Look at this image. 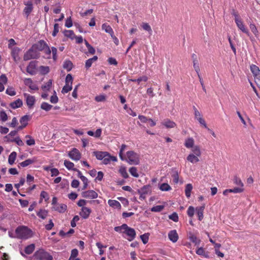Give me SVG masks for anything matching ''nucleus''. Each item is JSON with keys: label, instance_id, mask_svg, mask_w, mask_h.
<instances>
[{"label": "nucleus", "instance_id": "nucleus-1", "mask_svg": "<svg viewBox=\"0 0 260 260\" xmlns=\"http://www.w3.org/2000/svg\"><path fill=\"white\" fill-rule=\"evenodd\" d=\"M115 231L119 233L125 234L128 238L127 239L129 241H133L136 236V233L134 229L129 227L126 224L124 223L120 226H115Z\"/></svg>", "mask_w": 260, "mask_h": 260}, {"label": "nucleus", "instance_id": "nucleus-2", "mask_svg": "<svg viewBox=\"0 0 260 260\" xmlns=\"http://www.w3.org/2000/svg\"><path fill=\"white\" fill-rule=\"evenodd\" d=\"M16 238L20 239H27L31 237V231L27 226H18L15 230Z\"/></svg>", "mask_w": 260, "mask_h": 260}, {"label": "nucleus", "instance_id": "nucleus-3", "mask_svg": "<svg viewBox=\"0 0 260 260\" xmlns=\"http://www.w3.org/2000/svg\"><path fill=\"white\" fill-rule=\"evenodd\" d=\"M191 151L192 153L187 156V160L192 164L198 162L200 161L199 157L202 154L200 147L198 145L194 146L191 149Z\"/></svg>", "mask_w": 260, "mask_h": 260}, {"label": "nucleus", "instance_id": "nucleus-4", "mask_svg": "<svg viewBox=\"0 0 260 260\" xmlns=\"http://www.w3.org/2000/svg\"><path fill=\"white\" fill-rule=\"evenodd\" d=\"M125 160L129 165H137L140 163V155L134 151H128L126 152Z\"/></svg>", "mask_w": 260, "mask_h": 260}, {"label": "nucleus", "instance_id": "nucleus-5", "mask_svg": "<svg viewBox=\"0 0 260 260\" xmlns=\"http://www.w3.org/2000/svg\"><path fill=\"white\" fill-rule=\"evenodd\" d=\"M40 57V53L35 48H33V46L24 53L23 56V60L24 61L29 60L31 59H38Z\"/></svg>", "mask_w": 260, "mask_h": 260}, {"label": "nucleus", "instance_id": "nucleus-6", "mask_svg": "<svg viewBox=\"0 0 260 260\" xmlns=\"http://www.w3.org/2000/svg\"><path fill=\"white\" fill-rule=\"evenodd\" d=\"M35 256L38 260H52L53 256L43 249H40L35 253Z\"/></svg>", "mask_w": 260, "mask_h": 260}, {"label": "nucleus", "instance_id": "nucleus-7", "mask_svg": "<svg viewBox=\"0 0 260 260\" xmlns=\"http://www.w3.org/2000/svg\"><path fill=\"white\" fill-rule=\"evenodd\" d=\"M73 81V78L71 74H68L66 78L65 85L63 87L61 90L62 93H67L72 90Z\"/></svg>", "mask_w": 260, "mask_h": 260}, {"label": "nucleus", "instance_id": "nucleus-8", "mask_svg": "<svg viewBox=\"0 0 260 260\" xmlns=\"http://www.w3.org/2000/svg\"><path fill=\"white\" fill-rule=\"evenodd\" d=\"M38 61L33 60L29 62L26 68V72L30 75H34L36 74L37 67Z\"/></svg>", "mask_w": 260, "mask_h": 260}, {"label": "nucleus", "instance_id": "nucleus-9", "mask_svg": "<svg viewBox=\"0 0 260 260\" xmlns=\"http://www.w3.org/2000/svg\"><path fill=\"white\" fill-rule=\"evenodd\" d=\"M25 7L23 9V13L28 17L33 10V4L32 0H26L24 2Z\"/></svg>", "mask_w": 260, "mask_h": 260}, {"label": "nucleus", "instance_id": "nucleus-10", "mask_svg": "<svg viewBox=\"0 0 260 260\" xmlns=\"http://www.w3.org/2000/svg\"><path fill=\"white\" fill-rule=\"evenodd\" d=\"M235 23L239 30L245 34L247 36H250V34L246 25L244 24L242 19L240 20H236V22Z\"/></svg>", "mask_w": 260, "mask_h": 260}, {"label": "nucleus", "instance_id": "nucleus-11", "mask_svg": "<svg viewBox=\"0 0 260 260\" xmlns=\"http://www.w3.org/2000/svg\"><path fill=\"white\" fill-rule=\"evenodd\" d=\"M23 95L25 98L26 103L28 108H32L36 102L35 96L26 93H24Z\"/></svg>", "mask_w": 260, "mask_h": 260}, {"label": "nucleus", "instance_id": "nucleus-12", "mask_svg": "<svg viewBox=\"0 0 260 260\" xmlns=\"http://www.w3.org/2000/svg\"><path fill=\"white\" fill-rule=\"evenodd\" d=\"M68 155L72 159L75 161L79 160L81 157L80 152L76 148H73L69 152Z\"/></svg>", "mask_w": 260, "mask_h": 260}, {"label": "nucleus", "instance_id": "nucleus-13", "mask_svg": "<svg viewBox=\"0 0 260 260\" xmlns=\"http://www.w3.org/2000/svg\"><path fill=\"white\" fill-rule=\"evenodd\" d=\"M81 196L83 198H84L94 199L98 197V194L95 191L93 190H89L83 191L81 193Z\"/></svg>", "mask_w": 260, "mask_h": 260}, {"label": "nucleus", "instance_id": "nucleus-14", "mask_svg": "<svg viewBox=\"0 0 260 260\" xmlns=\"http://www.w3.org/2000/svg\"><path fill=\"white\" fill-rule=\"evenodd\" d=\"M47 44L44 40H40L37 43L32 45L33 48H35L37 51H42L46 48Z\"/></svg>", "mask_w": 260, "mask_h": 260}, {"label": "nucleus", "instance_id": "nucleus-15", "mask_svg": "<svg viewBox=\"0 0 260 260\" xmlns=\"http://www.w3.org/2000/svg\"><path fill=\"white\" fill-rule=\"evenodd\" d=\"M91 213V210L86 207H83L81 208V211H80L79 214L83 219H87L90 213Z\"/></svg>", "mask_w": 260, "mask_h": 260}, {"label": "nucleus", "instance_id": "nucleus-16", "mask_svg": "<svg viewBox=\"0 0 260 260\" xmlns=\"http://www.w3.org/2000/svg\"><path fill=\"white\" fill-rule=\"evenodd\" d=\"M150 191V187L149 186H144L139 191L140 193L139 199L141 200H144L146 198V196Z\"/></svg>", "mask_w": 260, "mask_h": 260}, {"label": "nucleus", "instance_id": "nucleus-17", "mask_svg": "<svg viewBox=\"0 0 260 260\" xmlns=\"http://www.w3.org/2000/svg\"><path fill=\"white\" fill-rule=\"evenodd\" d=\"M168 238L169 240L172 242H176L179 238V236L176 230H173L170 231L168 233Z\"/></svg>", "mask_w": 260, "mask_h": 260}, {"label": "nucleus", "instance_id": "nucleus-18", "mask_svg": "<svg viewBox=\"0 0 260 260\" xmlns=\"http://www.w3.org/2000/svg\"><path fill=\"white\" fill-rule=\"evenodd\" d=\"M102 28L104 30L105 32L110 35L112 38H115V39L118 41L117 39L115 37L114 33L112 27L107 23H104L102 25Z\"/></svg>", "mask_w": 260, "mask_h": 260}, {"label": "nucleus", "instance_id": "nucleus-19", "mask_svg": "<svg viewBox=\"0 0 260 260\" xmlns=\"http://www.w3.org/2000/svg\"><path fill=\"white\" fill-rule=\"evenodd\" d=\"M205 208V205H203L202 206L197 207L196 208V211L197 214V216L198 217V219L200 221L202 220L204 218L203 213H204V211Z\"/></svg>", "mask_w": 260, "mask_h": 260}, {"label": "nucleus", "instance_id": "nucleus-20", "mask_svg": "<svg viewBox=\"0 0 260 260\" xmlns=\"http://www.w3.org/2000/svg\"><path fill=\"white\" fill-rule=\"evenodd\" d=\"M37 159L35 157H34L32 158H29L27 159L20 163L18 165V167H26L31 164H32L35 163Z\"/></svg>", "mask_w": 260, "mask_h": 260}, {"label": "nucleus", "instance_id": "nucleus-21", "mask_svg": "<svg viewBox=\"0 0 260 260\" xmlns=\"http://www.w3.org/2000/svg\"><path fill=\"white\" fill-rule=\"evenodd\" d=\"M53 209L59 213H64L67 209V206L64 204H58L54 206Z\"/></svg>", "mask_w": 260, "mask_h": 260}, {"label": "nucleus", "instance_id": "nucleus-22", "mask_svg": "<svg viewBox=\"0 0 260 260\" xmlns=\"http://www.w3.org/2000/svg\"><path fill=\"white\" fill-rule=\"evenodd\" d=\"M23 105L22 101L19 99L16 100V101L11 102L10 104V106L13 109H16L18 108H20Z\"/></svg>", "mask_w": 260, "mask_h": 260}, {"label": "nucleus", "instance_id": "nucleus-23", "mask_svg": "<svg viewBox=\"0 0 260 260\" xmlns=\"http://www.w3.org/2000/svg\"><path fill=\"white\" fill-rule=\"evenodd\" d=\"M188 239L191 242L193 243L195 245H199L201 243V240L191 232L188 234Z\"/></svg>", "mask_w": 260, "mask_h": 260}, {"label": "nucleus", "instance_id": "nucleus-24", "mask_svg": "<svg viewBox=\"0 0 260 260\" xmlns=\"http://www.w3.org/2000/svg\"><path fill=\"white\" fill-rule=\"evenodd\" d=\"M117 158L115 156H111L110 154L108 152V155L105 157V158L103 159V164L104 165H107L109 164L111 161H116Z\"/></svg>", "mask_w": 260, "mask_h": 260}, {"label": "nucleus", "instance_id": "nucleus-25", "mask_svg": "<svg viewBox=\"0 0 260 260\" xmlns=\"http://www.w3.org/2000/svg\"><path fill=\"white\" fill-rule=\"evenodd\" d=\"M162 124L167 128H174L176 126L175 122L169 119H165L162 122Z\"/></svg>", "mask_w": 260, "mask_h": 260}, {"label": "nucleus", "instance_id": "nucleus-26", "mask_svg": "<svg viewBox=\"0 0 260 260\" xmlns=\"http://www.w3.org/2000/svg\"><path fill=\"white\" fill-rule=\"evenodd\" d=\"M194 139L192 138H187L184 143V146L187 148H191L193 149V147L195 146L194 145Z\"/></svg>", "mask_w": 260, "mask_h": 260}, {"label": "nucleus", "instance_id": "nucleus-27", "mask_svg": "<svg viewBox=\"0 0 260 260\" xmlns=\"http://www.w3.org/2000/svg\"><path fill=\"white\" fill-rule=\"evenodd\" d=\"M108 204L110 207L114 208L120 209L121 208L120 203L116 200H109Z\"/></svg>", "mask_w": 260, "mask_h": 260}, {"label": "nucleus", "instance_id": "nucleus-28", "mask_svg": "<svg viewBox=\"0 0 260 260\" xmlns=\"http://www.w3.org/2000/svg\"><path fill=\"white\" fill-rule=\"evenodd\" d=\"M93 154L98 159L103 160L105 157L108 155V152L105 151H94Z\"/></svg>", "mask_w": 260, "mask_h": 260}, {"label": "nucleus", "instance_id": "nucleus-29", "mask_svg": "<svg viewBox=\"0 0 260 260\" xmlns=\"http://www.w3.org/2000/svg\"><path fill=\"white\" fill-rule=\"evenodd\" d=\"M98 58L97 56H94L93 57L87 59L85 62V68L86 69H89L91 67L92 63L95 62L98 60Z\"/></svg>", "mask_w": 260, "mask_h": 260}, {"label": "nucleus", "instance_id": "nucleus-30", "mask_svg": "<svg viewBox=\"0 0 260 260\" xmlns=\"http://www.w3.org/2000/svg\"><path fill=\"white\" fill-rule=\"evenodd\" d=\"M73 63L69 60H66L63 62V68L66 69L67 71H70L73 68Z\"/></svg>", "mask_w": 260, "mask_h": 260}, {"label": "nucleus", "instance_id": "nucleus-31", "mask_svg": "<svg viewBox=\"0 0 260 260\" xmlns=\"http://www.w3.org/2000/svg\"><path fill=\"white\" fill-rule=\"evenodd\" d=\"M31 119V116L25 115L22 116L20 119V122L21 124L23 125V126H26L28 124V122Z\"/></svg>", "mask_w": 260, "mask_h": 260}, {"label": "nucleus", "instance_id": "nucleus-32", "mask_svg": "<svg viewBox=\"0 0 260 260\" xmlns=\"http://www.w3.org/2000/svg\"><path fill=\"white\" fill-rule=\"evenodd\" d=\"M48 212L45 209H40L37 213V216L42 219H45L48 216Z\"/></svg>", "mask_w": 260, "mask_h": 260}, {"label": "nucleus", "instance_id": "nucleus-33", "mask_svg": "<svg viewBox=\"0 0 260 260\" xmlns=\"http://www.w3.org/2000/svg\"><path fill=\"white\" fill-rule=\"evenodd\" d=\"M17 156V153L13 151L9 156L8 162L10 165H12L14 163Z\"/></svg>", "mask_w": 260, "mask_h": 260}, {"label": "nucleus", "instance_id": "nucleus-34", "mask_svg": "<svg viewBox=\"0 0 260 260\" xmlns=\"http://www.w3.org/2000/svg\"><path fill=\"white\" fill-rule=\"evenodd\" d=\"M192 189V186L191 184L188 183L185 186V194L186 197L187 198H189L191 196V191Z\"/></svg>", "mask_w": 260, "mask_h": 260}, {"label": "nucleus", "instance_id": "nucleus-35", "mask_svg": "<svg viewBox=\"0 0 260 260\" xmlns=\"http://www.w3.org/2000/svg\"><path fill=\"white\" fill-rule=\"evenodd\" d=\"M119 173L121 174V176L125 179L128 177V175L127 173L126 168L125 167H121L119 170Z\"/></svg>", "mask_w": 260, "mask_h": 260}, {"label": "nucleus", "instance_id": "nucleus-36", "mask_svg": "<svg viewBox=\"0 0 260 260\" xmlns=\"http://www.w3.org/2000/svg\"><path fill=\"white\" fill-rule=\"evenodd\" d=\"M64 165L69 170H73L74 171V169L75 168L74 167V164L72 162L69 160H65L64 161Z\"/></svg>", "mask_w": 260, "mask_h": 260}, {"label": "nucleus", "instance_id": "nucleus-37", "mask_svg": "<svg viewBox=\"0 0 260 260\" xmlns=\"http://www.w3.org/2000/svg\"><path fill=\"white\" fill-rule=\"evenodd\" d=\"M19 49L18 48H14L11 51V56L15 61H17L18 57Z\"/></svg>", "mask_w": 260, "mask_h": 260}, {"label": "nucleus", "instance_id": "nucleus-38", "mask_svg": "<svg viewBox=\"0 0 260 260\" xmlns=\"http://www.w3.org/2000/svg\"><path fill=\"white\" fill-rule=\"evenodd\" d=\"M35 247L34 244H30L25 248L24 251L27 254H30L34 251Z\"/></svg>", "mask_w": 260, "mask_h": 260}, {"label": "nucleus", "instance_id": "nucleus-39", "mask_svg": "<svg viewBox=\"0 0 260 260\" xmlns=\"http://www.w3.org/2000/svg\"><path fill=\"white\" fill-rule=\"evenodd\" d=\"M250 71H251L253 76L256 75L260 73V70L256 65L252 64L250 66Z\"/></svg>", "mask_w": 260, "mask_h": 260}, {"label": "nucleus", "instance_id": "nucleus-40", "mask_svg": "<svg viewBox=\"0 0 260 260\" xmlns=\"http://www.w3.org/2000/svg\"><path fill=\"white\" fill-rule=\"evenodd\" d=\"M233 182L235 185L239 186L240 187L243 188L244 184L242 182V180H241V179L240 178L235 176L234 178Z\"/></svg>", "mask_w": 260, "mask_h": 260}, {"label": "nucleus", "instance_id": "nucleus-41", "mask_svg": "<svg viewBox=\"0 0 260 260\" xmlns=\"http://www.w3.org/2000/svg\"><path fill=\"white\" fill-rule=\"evenodd\" d=\"M63 34L66 37L70 38L72 40H73L75 36L74 31L72 30H66L63 31Z\"/></svg>", "mask_w": 260, "mask_h": 260}, {"label": "nucleus", "instance_id": "nucleus-42", "mask_svg": "<svg viewBox=\"0 0 260 260\" xmlns=\"http://www.w3.org/2000/svg\"><path fill=\"white\" fill-rule=\"evenodd\" d=\"M8 119V115L4 109H0V119L3 121H6Z\"/></svg>", "mask_w": 260, "mask_h": 260}, {"label": "nucleus", "instance_id": "nucleus-43", "mask_svg": "<svg viewBox=\"0 0 260 260\" xmlns=\"http://www.w3.org/2000/svg\"><path fill=\"white\" fill-rule=\"evenodd\" d=\"M196 253L198 255L203 256L204 257L207 258L208 257V254L206 253L205 249L203 247H200L198 248L196 250Z\"/></svg>", "mask_w": 260, "mask_h": 260}, {"label": "nucleus", "instance_id": "nucleus-44", "mask_svg": "<svg viewBox=\"0 0 260 260\" xmlns=\"http://www.w3.org/2000/svg\"><path fill=\"white\" fill-rule=\"evenodd\" d=\"M44 199L45 202H48L49 199L48 193L45 191H42L40 194V201L41 202L42 200Z\"/></svg>", "mask_w": 260, "mask_h": 260}, {"label": "nucleus", "instance_id": "nucleus-45", "mask_svg": "<svg viewBox=\"0 0 260 260\" xmlns=\"http://www.w3.org/2000/svg\"><path fill=\"white\" fill-rule=\"evenodd\" d=\"M249 27L254 35L257 37L258 36L259 32L255 25L254 23H250Z\"/></svg>", "mask_w": 260, "mask_h": 260}, {"label": "nucleus", "instance_id": "nucleus-46", "mask_svg": "<svg viewBox=\"0 0 260 260\" xmlns=\"http://www.w3.org/2000/svg\"><path fill=\"white\" fill-rule=\"evenodd\" d=\"M129 172L130 174L135 177L138 178L139 176L136 167H132L130 168L129 169Z\"/></svg>", "mask_w": 260, "mask_h": 260}, {"label": "nucleus", "instance_id": "nucleus-47", "mask_svg": "<svg viewBox=\"0 0 260 260\" xmlns=\"http://www.w3.org/2000/svg\"><path fill=\"white\" fill-rule=\"evenodd\" d=\"M41 108L46 111H48L51 109L52 106L46 102H43L41 105Z\"/></svg>", "mask_w": 260, "mask_h": 260}, {"label": "nucleus", "instance_id": "nucleus-48", "mask_svg": "<svg viewBox=\"0 0 260 260\" xmlns=\"http://www.w3.org/2000/svg\"><path fill=\"white\" fill-rule=\"evenodd\" d=\"M25 138L28 139L26 141V143L27 145L32 146L35 144V140L33 138H32V137L30 135H26L25 136Z\"/></svg>", "mask_w": 260, "mask_h": 260}, {"label": "nucleus", "instance_id": "nucleus-49", "mask_svg": "<svg viewBox=\"0 0 260 260\" xmlns=\"http://www.w3.org/2000/svg\"><path fill=\"white\" fill-rule=\"evenodd\" d=\"M159 189L161 191H169L171 189V187L168 183H164L160 185Z\"/></svg>", "mask_w": 260, "mask_h": 260}, {"label": "nucleus", "instance_id": "nucleus-50", "mask_svg": "<svg viewBox=\"0 0 260 260\" xmlns=\"http://www.w3.org/2000/svg\"><path fill=\"white\" fill-rule=\"evenodd\" d=\"M6 93L10 96H14L16 94V92L12 87H8L6 89Z\"/></svg>", "mask_w": 260, "mask_h": 260}, {"label": "nucleus", "instance_id": "nucleus-51", "mask_svg": "<svg viewBox=\"0 0 260 260\" xmlns=\"http://www.w3.org/2000/svg\"><path fill=\"white\" fill-rule=\"evenodd\" d=\"M9 142H15L19 146H23L24 143L20 138L18 137L12 140H8Z\"/></svg>", "mask_w": 260, "mask_h": 260}, {"label": "nucleus", "instance_id": "nucleus-52", "mask_svg": "<svg viewBox=\"0 0 260 260\" xmlns=\"http://www.w3.org/2000/svg\"><path fill=\"white\" fill-rule=\"evenodd\" d=\"M52 81L51 80H49L44 85L42 86V89L43 90H49L52 86Z\"/></svg>", "mask_w": 260, "mask_h": 260}, {"label": "nucleus", "instance_id": "nucleus-53", "mask_svg": "<svg viewBox=\"0 0 260 260\" xmlns=\"http://www.w3.org/2000/svg\"><path fill=\"white\" fill-rule=\"evenodd\" d=\"M94 100L97 102H105L106 100V96L104 94H100L96 96Z\"/></svg>", "mask_w": 260, "mask_h": 260}, {"label": "nucleus", "instance_id": "nucleus-54", "mask_svg": "<svg viewBox=\"0 0 260 260\" xmlns=\"http://www.w3.org/2000/svg\"><path fill=\"white\" fill-rule=\"evenodd\" d=\"M40 71L43 75L47 74L49 72V68L47 66H41L40 67Z\"/></svg>", "mask_w": 260, "mask_h": 260}, {"label": "nucleus", "instance_id": "nucleus-55", "mask_svg": "<svg viewBox=\"0 0 260 260\" xmlns=\"http://www.w3.org/2000/svg\"><path fill=\"white\" fill-rule=\"evenodd\" d=\"M142 27L143 29H144L145 30L148 31L150 34L151 33V32H152L151 28L148 23H146V22L142 23Z\"/></svg>", "mask_w": 260, "mask_h": 260}, {"label": "nucleus", "instance_id": "nucleus-56", "mask_svg": "<svg viewBox=\"0 0 260 260\" xmlns=\"http://www.w3.org/2000/svg\"><path fill=\"white\" fill-rule=\"evenodd\" d=\"M192 108L194 111V117L197 120H198L199 117H202L201 113L194 106H193Z\"/></svg>", "mask_w": 260, "mask_h": 260}, {"label": "nucleus", "instance_id": "nucleus-57", "mask_svg": "<svg viewBox=\"0 0 260 260\" xmlns=\"http://www.w3.org/2000/svg\"><path fill=\"white\" fill-rule=\"evenodd\" d=\"M244 190V188L238 187H235L233 189H230V192H231V193H241V192H243Z\"/></svg>", "mask_w": 260, "mask_h": 260}, {"label": "nucleus", "instance_id": "nucleus-58", "mask_svg": "<svg viewBox=\"0 0 260 260\" xmlns=\"http://www.w3.org/2000/svg\"><path fill=\"white\" fill-rule=\"evenodd\" d=\"M140 238L141 239V240L144 244H146L147 243H148V240H149V234L145 233L143 235H141Z\"/></svg>", "mask_w": 260, "mask_h": 260}, {"label": "nucleus", "instance_id": "nucleus-59", "mask_svg": "<svg viewBox=\"0 0 260 260\" xmlns=\"http://www.w3.org/2000/svg\"><path fill=\"white\" fill-rule=\"evenodd\" d=\"M193 66L194 70L197 72V74H199V73H200V69L198 64V59H194V60H193Z\"/></svg>", "mask_w": 260, "mask_h": 260}, {"label": "nucleus", "instance_id": "nucleus-60", "mask_svg": "<svg viewBox=\"0 0 260 260\" xmlns=\"http://www.w3.org/2000/svg\"><path fill=\"white\" fill-rule=\"evenodd\" d=\"M187 215L189 217H192L194 214V208L192 206H189L187 211Z\"/></svg>", "mask_w": 260, "mask_h": 260}, {"label": "nucleus", "instance_id": "nucleus-61", "mask_svg": "<svg viewBox=\"0 0 260 260\" xmlns=\"http://www.w3.org/2000/svg\"><path fill=\"white\" fill-rule=\"evenodd\" d=\"M148 80V77L146 76H142L139 78L137 79H133L132 81L133 82H137L138 84H139L141 81L146 82Z\"/></svg>", "mask_w": 260, "mask_h": 260}, {"label": "nucleus", "instance_id": "nucleus-62", "mask_svg": "<svg viewBox=\"0 0 260 260\" xmlns=\"http://www.w3.org/2000/svg\"><path fill=\"white\" fill-rule=\"evenodd\" d=\"M80 218L78 215H75L71 222V225L72 227L74 228L76 226V222L78 221Z\"/></svg>", "mask_w": 260, "mask_h": 260}, {"label": "nucleus", "instance_id": "nucleus-63", "mask_svg": "<svg viewBox=\"0 0 260 260\" xmlns=\"http://www.w3.org/2000/svg\"><path fill=\"white\" fill-rule=\"evenodd\" d=\"M43 51L46 55V57L47 58H50L51 51L48 45Z\"/></svg>", "mask_w": 260, "mask_h": 260}, {"label": "nucleus", "instance_id": "nucleus-64", "mask_svg": "<svg viewBox=\"0 0 260 260\" xmlns=\"http://www.w3.org/2000/svg\"><path fill=\"white\" fill-rule=\"evenodd\" d=\"M254 77V81L257 86L260 88V73Z\"/></svg>", "mask_w": 260, "mask_h": 260}]
</instances>
